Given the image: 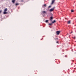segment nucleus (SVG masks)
Here are the masks:
<instances>
[{
  "label": "nucleus",
  "mask_w": 76,
  "mask_h": 76,
  "mask_svg": "<svg viewBox=\"0 0 76 76\" xmlns=\"http://www.w3.org/2000/svg\"><path fill=\"white\" fill-rule=\"evenodd\" d=\"M65 57H67V56H65Z\"/></svg>",
  "instance_id": "obj_20"
},
{
  "label": "nucleus",
  "mask_w": 76,
  "mask_h": 76,
  "mask_svg": "<svg viewBox=\"0 0 76 76\" xmlns=\"http://www.w3.org/2000/svg\"><path fill=\"white\" fill-rule=\"evenodd\" d=\"M54 8H52L49 11L50 12H52V11H53V10H54Z\"/></svg>",
  "instance_id": "obj_1"
},
{
  "label": "nucleus",
  "mask_w": 76,
  "mask_h": 76,
  "mask_svg": "<svg viewBox=\"0 0 76 76\" xmlns=\"http://www.w3.org/2000/svg\"><path fill=\"white\" fill-rule=\"evenodd\" d=\"M53 17L52 16L50 18V20L51 21H52L53 20Z\"/></svg>",
  "instance_id": "obj_5"
},
{
  "label": "nucleus",
  "mask_w": 76,
  "mask_h": 76,
  "mask_svg": "<svg viewBox=\"0 0 76 76\" xmlns=\"http://www.w3.org/2000/svg\"><path fill=\"white\" fill-rule=\"evenodd\" d=\"M56 0H53L51 4H53V3H54V1H55Z\"/></svg>",
  "instance_id": "obj_4"
},
{
  "label": "nucleus",
  "mask_w": 76,
  "mask_h": 76,
  "mask_svg": "<svg viewBox=\"0 0 76 76\" xmlns=\"http://www.w3.org/2000/svg\"><path fill=\"white\" fill-rule=\"evenodd\" d=\"M7 8H6L4 10V11L6 12V11H7Z\"/></svg>",
  "instance_id": "obj_10"
},
{
  "label": "nucleus",
  "mask_w": 76,
  "mask_h": 76,
  "mask_svg": "<svg viewBox=\"0 0 76 76\" xmlns=\"http://www.w3.org/2000/svg\"><path fill=\"white\" fill-rule=\"evenodd\" d=\"M4 14L5 15H6V14H7V12H6V11H4V12H3Z\"/></svg>",
  "instance_id": "obj_8"
},
{
  "label": "nucleus",
  "mask_w": 76,
  "mask_h": 76,
  "mask_svg": "<svg viewBox=\"0 0 76 76\" xmlns=\"http://www.w3.org/2000/svg\"><path fill=\"white\" fill-rule=\"evenodd\" d=\"M56 20H54L52 22V23H56Z\"/></svg>",
  "instance_id": "obj_9"
},
{
  "label": "nucleus",
  "mask_w": 76,
  "mask_h": 76,
  "mask_svg": "<svg viewBox=\"0 0 76 76\" xmlns=\"http://www.w3.org/2000/svg\"><path fill=\"white\" fill-rule=\"evenodd\" d=\"M56 43H57V44H59V42H58V41H57Z\"/></svg>",
  "instance_id": "obj_16"
},
{
  "label": "nucleus",
  "mask_w": 76,
  "mask_h": 76,
  "mask_svg": "<svg viewBox=\"0 0 76 76\" xmlns=\"http://www.w3.org/2000/svg\"><path fill=\"white\" fill-rule=\"evenodd\" d=\"M48 22V20H46L45 21L46 23H47Z\"/></svg>",
  "instance_id": "obj_14"
},
{
  "label": "nucleus",
  "mask_w": 76,
  "mask_h": 76,
  "mask_svg": "<svg viewBox=\"0 0 76 76\" xmlns=\"http://www.w3.org/2000/svg\"><path fill=\"white\" fill-rule=\"evenodd\" d=\"M42 13H43V14H45V13H46V12H45V11H43L42 12Z\"/></svg>",
  "instance_id": "obj_3"
},
{
  "label": "nucleus",
  "mask_w": 76,
  "mask_h": 76,
  "mask_svg": "<svg viewBox=\"0 0 76 76\" xmlns=\"http://www.w3.org/2000/svg\"><path fill=\"white\" fill-rule=\"evenodd\" d=\"M54 39L56 41H57V40H58V38H54Z\"/></svg>",
  "instance_id": "obj_11"
},
{
  "label": "nucleus",
  "mask_w": 76,
  "mask_h": 76,
  "mask_svg": "<svg viewBox=\"0 0 76 76\" xmlns=\"http://www.w3.org/2000/svg\"><path fill=\"white\" fill-rule=\"evenodd\" d=\"M51 7V6H49V7H48V9H49V8H50Z\"/></svg>",
  "instance_id": "obj_17"
},
{
  "label": "nucleus",
  "mask_w": 76,
  "mask_h": 76,
  "mask_svg": "<svg viewBox=\"0 0 76 76\" xmlns=\"http://www.w3.org/2000/svg\"><path fill=\"white\" fill-rule=\"evenodd\" d=\"M49 25H52V23H49Z\"/></svg>",
  "instance_id": "obj_18"
},
{
  "label": "nucleus",
  "mask_w": 76,
  "mask_h": 76,
  "mask_svg": "<svg viewBox=\"0 0 76 76\" xmlns=\"http://www.w3.org/2000/svg\"><path fill=\"white\" fill-rule=\"evenodd\" d=\"M74 39H75V38H74Z\"/></svg>",
  "instance_id": "obj_21"
},
{
  "label": "nucleus",
  "mask_w": 76,
  "mask_h": 76,
  "mask_svg": "<svg viewBox=\"0 0 76 76\" xmlns=\"http://www.w3.org/2000/svg\"><path fill=\"white\" fill-rule=\"evenodd\" d=\"M15 1H16V0H12V3H14L15 2Z\"/></svg>",
  "instance_id": "obj_6"
},
{
  "label": "nucleus",
  "mask_w": 76,
  "mask_h": 76,
  "mask_svg": "<svg viewBox=\"0 0 76 76\" xmlns=\"http://www.w3.org/2000/svg\"><path fill=\"white\" fill-rule=\"evenodd\" d=\"M71 12H74V10H71Z\"/></svg>",
  "instance_id": "obj_15"
},
{
  "label": "nucleus",
  "mask_w": 76,
  "mask_h": 76,
  "mask_svg": "<svg viewBox=\"0 0 76 76\" xmlns=\"http://www.w3.org/2000/svg\"><path fill=\"white\" fill-rule=\"evenodd\" d=\"M56 33L57 34V35H59V34L60 33V31H56Z\"/></svg>",
  "instance_id": "obj_2"
},
{
  "label": "nucleus",
  "mask_w": 76,
  "mask_h": 76,
  "mask_svg": "<svg viewBox=\"0 0 76 76\" xmlns=\"http://www.w3.org/2000/svg\"><path fill=\"white\" fill-rule=\"evenodd\" d=\"M18 5H19V3H17L15 4V6H18Z\"/></svg>",
  "instance_id": "obj_13"
},
{
  "label": "nucleus",
  "mask_w": 76,
  "mask_h": 76,
  "mask_svg": "<svg viewBox=\"0 0 76 76\" xmlns=\"http://www.w3.org/2000/svg\"><path fill=\"white\" fill-rule=\"evenodd\" d=\"M70 22H71V21L70 20H69V21H68V22H67V23L69 24H70Z\"/></svg>",
  "instance_id": "obj_7"
},
{
  "label": "nucleus",
  "mask_w": 76,
  "mask_h": 76,
  "mask_svg": "<svg viewBox=\"0 0 76 76\" xmlns=\"http://www.w3.org/2000/svg\"><path fill=\"white\" fill-rule=\"evenodd\" d=\"M46 7V4H45L43 5V7Z\"/></svg>",
  "instance_id": "obj_12"
},
{
  "label": "nucleus",
  "mask_w": 76,
  "mask_h": 76,
  "mask_svg": "<svg viewBox=\"0 0 76 76\" xmlns=\"http://www.w3.org/2000/svg\"><path fill=\"white\" fill-rule=\"evenodd\" d=\"M1 11H0V13H1Z\"/></svg>",
  "instance_id": "obj_19"
}]
</instances>
